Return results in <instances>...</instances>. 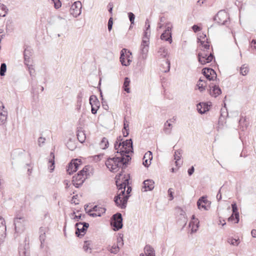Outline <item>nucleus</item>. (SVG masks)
I'll use <instances>...</instances> for the list:
<instances>
[{"label": "nucleus", "instance_id": "nucleus-1", "mask_svg": "<svg viewBox=\"0 0 256 256\" xmlns=\"http://www.w3.org/2000/svg\"><path fill=\"white\" fill-rule=\"evenodd\" d=\"M122 141L121 136L118 138L114 144V148L120 156H124L126 158V156L130 157L129 154L132 153V140H127Z\"/></svg>", "mask_w": 256, "mask_h": 256}, {"label": "nucleus", "instance_id": "nucleus-2", "mask_svg": "<svg viewBox=\"0 0 256 256\" xmlns=\"http://www.w3.org/2000/svg\"><path fill=\"white\" fill-rule=\"evenodd\" d=\"M128 160V156H126V158H125V157L120 156L116 154L115 157L108 158L105 164L107 168L110 172H115L122 168Z\"/></svg>", "mask_w": 256, "mask_h": 256}, {"label": "nucleus", "instance_id": "nucleus-3", "mask_svg": "<svg viewBox=\"0 0 256 256\" xmlns=\"http://www.w3.org/2000/svg\"><path fill=\"white\" fill-rule=\"evenodd\" d=\"M120 177L116 178V184L118 187V196L114 198L116 204L120 207L124 208L126 206L128 196L126 195L125 190L126 188V182L120 183L119 180Z\"/></svg>", "mask_w": 256, "mask_h": 256}, {"label": "nucleus", "instance_id": "nucleus-4", "mask_svg": "<svg viewBox=\"0 0 256 256\" xmlns=\"http://www.w3.org/2000/svg\"><path fill=\"white\" fill-rule=\"evenodd\" d=\"M90 166H85L82 170L73 176L72 182L74 186L76 188H78L81 186L90 175Z\"/></svg>", "mask_w": 256, "mask_h": 256}, {"label": "nucleus", "instance_id": "nucleus-5", "mask_svg": "<svg viewBox=\"0 0 256 256\" xmlns=\"http://www.w3.org/2000/svg\"><path fill=\"white\" fill-rule=\"evenodd\" d=\"M198 61L202 64H206L211 62L214 59V56L210 48H198Z\"/></svg>", "mask_w": 256, "mask_h": 256}, {"label": "nucleus", "instance_id": "nucleus-6", "mask_svg": "<svg viewBox=\"0 0 256 256\" xmlns=\"http://www.w3.org/2000/svg\"><path fill=\"white\" fill-rule=\"evenodd\" d=\"M132 60V53L126 48H123L120 52V62L122 65L128 66Z\"/></svg>", "mask_w": 256, "mask_h": 256}, {"label": "nucleus", "instance_id": "nucleus-7", "mask_svg": "<svg viewBox=\"0 0 256 256\" xmlns=\"http://www.w3.org/2000/svg\"><path fill=\"white\" fill-rule=\"evenodd\" d=\"M122 216L120 214L117 213L113 216L111 224L114 227V230H118L122 228Z\"/></svg>", "mask_w": 256, "mask_h": 256}, {"label": "nucleus", "instance_id": "nucleus-8", "mask_svg": "<svg viewBox=\"0 0 256 256\" xmlns=\"http://www.w3.org/2000/svg\"><path fill=\"white\" fill-rule=\"evenodd\" d=\"M82 164V161L79 159H74L72 160L68 164L67 168V172L68 174H71L74 172L76 171L78 167Z\"/></svg>", "mask_w": 256, "mask_h": 256}, {"label": "nucleus", "instance_id": "nucleus-9", "mask_svg": "<svg viewBox=\"0 0 256 256\" xmlns=\"http://www.w3.org/2000/svg\"><path fill=\"white\" fill-rule=\"evenodd\" d=\"M82 5L80 1L74 2L70 8V13L74 17H77L81 13Z\"/></svg>", "mask_w": 256, "mask_h": 256}, {"label": "nucleus", "instance_id": "nucleus-10", "mask_svg": "<svg viewBox=\"0 0 256 256\" xmlns=\"http://www.w3.org/2000/svg\"><path fill=\"white\" fill-rule=\"evenodd\" d=\"M210 204L206 196H202L198 200L197 206L200 210H207L210 208Z\"/></svg>", "mask_w": 256, "mask_h": 256}, {"label": "nucleus", "instance_id": "nucleus-11", "mask_svg": "<svg viewBox=\"0 0 256 256\" xmlns=\"http://www.w3.org/2000/svg\"><path fill=\"white\" fill-rule=\"evenodd\" d=\"M228 18V13L224 10H220L218 12L215 16V20L217 22L224 24Z\"/></svg>", "mask_w": 256, "mask_h": 256}, {"label": "nucleus", "instance_id": "nucleus-12", "mask_svg": "<svg viewBox=\"0 0 256 256\" xmlns=\"http://www.w3.org/2000/svg\"><path fill=\"white\" fill-rule=\"evenodd\" d=\"M198 42H200L198 48L203 47L209 48L210 46V42L206 38V34L204 33H200L198 36Z\"/></svg>", "mask_w": 256, "mask_h": 256}, {"label": "nucleus", "instance_id": "nucleus-13", "mask_svg": "<svg viewBox=\"0 0 256 256\" xmlns=\"http://www.w3.org/2000/svg\"><path fill=\"white\" fill-rule=\"evenodd\" d=\"M90 103L92 107V112L93 114H96L100 107V101L96 96H92L90 98Z\"/></svg>", "mask_w": 256, "mask_h": 256}, {"label": "nucleus", "instance_id": "nucleus-14", "mask_svg": "<svg viewBox=\"0 0 256 256\" xmlns=\"http://www.w3.org/2000/svg\"><path fill=\"white\" fill-rule=\"evenodd\" d=\"M202 74L209 80H214L217 77L216 72L210 68H204L202 69Z\"/></svg>", "mask_w": 256, "mask_h": 256}, {"label": "nucleus", "instance_id": "nucleus-15", "mask_svg": "<svg viewBox=\"0 0 256 256\" xmlns=\"http://www.w3.org/2000/svg\"><path fill=\"white\" fill-rule=\"evenodd\" d=\"M88 226V224L86 223H77L76 225V234L78 236H82L84 234L86 231V230Z\"/></svg>", "mask_w": 256, "mask_h": 256}, {"label": "nucleus", "instance_id": "nucleus-16", "mask_svg": "<svg viewBox=\"0 0 256 256\" xmlns=\"http://www.w3.org/2000/svg\"><path fill=\"white\" fill-rule=\"evenodd\" d=\"M232 206L233 214L231 216L228 218V221L231 222L234 224L238 223L239 221V214L238 212L236 205V204H232Z\"/></svg>", "mask_w": 256, "mask_h": 256}, {"label": "nucleus", "instance_id": "nucleus-17", "mask_svg": "<svg viewBox=\"0 0 256 256\" xmlns=\"http://www.w3.org/2000/svg\"><path fill=\"white\" fill-rule=\"evenodd\" d=\"M171 29L172 26L170 24H168L166 28V30L162 34L160 38L162 40L169 41L170 42H172V36H171Z\"/></svg>", "mask_w": 256, "mask_h": 256}, {"label": "nucleus", "instance_id": "nucleus-18", "mask_svg": "<svg viewBox=\"0 0 256 256\" xmlns=\"http://www.w3.org/2000/svg\"><path fill=\"white\" fill-rule=\"evenodd\" d=\"M6 236V226L4 219L0 216V242L2 241Z\"/></svg>", "mask_w": 256, "mask_h": 256}, {"label": "nucleus", "instance_id": "nucleus-19", "mask_svg": "<svg viewBox=\"0 0 256 256\" xmlns=\"http://www.w3.org/2000/svg\"><path fill=\"white\" fill-rule=\"evenodd\" d=\"M210 102H200L197 105V110L200 114H204L209 110Z\"/></svg>", "mask_w": 256, "mask_h": 256}, {"label": "nucleus", "instance_id": "nucleus-20", "mask_svg": "<svg viewBox=\"0 0 256 256\" xmlns=\"http://www.w3.org/2000/svg\"><path fill=\"white\" fill-rule=\"evenodd\" d=\"M105 212L106 209L104 208L96 206L91 212V215L93 216H100L102 214H104Z\"/></svg>", "mask_w": 256, "mask_h": 256}, {"label": "nucleus", "instance_id": "nucleus-21", "mask_svg": "<svg viewBox=\"0 0 256 256\" xmlns=\"http://www.w3.org/2000/svg\"><path fill=\"white\" fill-rule=\"evenodd\" d=\"M199 221L198 218H194V216H192V220H190L189 227L191 230L192 232H195L197 230L198 228Z\"/></svg>", "mask_w": 256, "mask_h": 256}, {"label": "nucleus", "instance_id": "nucleus-22", "mask_svg": "<svg viewBox=\"0 0 256 256\" xmlns=\"http://www.w3.org/2000/svg\"><path fill=\"white\" fill-rule=\"evenodd\" d=\"M152 159V152L148 151L146 152L143 158V164L145 166H148L151 164V161Z\"/></svg>", "mask_w": 256, "mask_h": 256}, {"label": "nucleus", "instance_id": "nucleus-23", "mask_svg": "<svg viewBox=\"0 0 256 256\" xmlns=\"http://www.w3.org/2000/svg\"><path fill=\"white\" fill-rule=\"evenodd\" d=\"M143 184L142 190L144 192L152 190L154 188V183L152 180H146L144 182Z\"/></svg>", "mask_w": 256, "mask_h": 256}, {"label": "nucleus", "instance_id": "nucleus-24", "mask_svg": "<svg viewBox=\"0 0 256 256\" xmlns=\"http://www.w3.org/2000/svg\"><path fill=\"white\" fill-rule=\"evenodd\" d=\"M48 167L50 172H52L55 168L54 166V154L53 152H50L48 158Z\"/></svg>", "mask_w": 256, "mask_h": 256}, {"label": "nucleus", "instance_id": "nucleus-25", "mask_svg": "<svg viewBox=\"0 0 256 256\" xmlns=\"http://www.w3.org/2000/svg\"><path fill=\"white\" fill-rule=\"evenodd\" d=\"M123 245L122 240L121 238H118L117 239V244L116 245L114 244L110 248V250L112 253H116L119 251L120 246H122Z\"/></svg>", "mask_w": 256, "mask_h": 256}, {"label": "nucleus", "instance_id": "nucleus-26", "mask_svg": "<svg viewBox=\"0 0 256 256\" xmlns=\"http://www.w3.org/2000/svg\"><path fill=\"white\" fill-rule=\"evenodd\" d=\"M140 256H155L154 251L150 246L146 245L144 248V253Z\"/></svg>", "mask_w": 256, "mask_h": 256}, {"label": "nucleus", "instance_id": "nucleus-27", "mask_svg": "<svg viewBox=\"0 0 256 256\" xmlns=\"http://www.w3.org/2000/svg\"><path fill=\"white\" fill-rule=\"evenodd\" d=\"M221 90L216 86H214L210 88V94L214 97H216L221 94Z\"/></svg>", "mask_w": 256, "mask_h": 256}, {"label": "nucleus", "instance_id": "nucleus-28", "mask_svg": "<svg viewBox=\"0 0 256 256\" xmlns=\"http://www.w3.org/2000/svg\"><path fill=\"white\" fill-rule=\"evenodd\" d=\"M196 87L200 92H203L206 87V82L204 80L200 78L196 84Z\"/></svg>", "mask_w": 256, "mask_h": 256}, {"label": "nucleus", "instance_id": "nucleus-29", "mask_svg": "<svg viewBox=\"0 0 256 256\" xmlns=\"http://www.w3.org/2000/svg\"><path fill=\"white\" fill-rule=\"evenodd\" d=\"M7 115L8 112L4 108L2 109H0V124H3L6 122Z\"/></svg>", "mask_w": 256, "mask_h": 256}, {"label": "nucleus", "instance_id": "nucleus-30", "mask_svg": "<svg viewBox=\"0 0 256 256\" xmlns=\"http://www.w3.org/2000/svg\"><path fill=\"white\" fill-rule=\"evenodd\" d=\"M46 228H44V227H40V240L42 244H44L45 242V240H46Z\"/></svg>", "mask_w": 256, "mask_h": 256}, {"label": "nucleus", "instance_id": "nucleus-31", "mask_svg": "<svg viewBox=\"0 0 256 256\" xmlns=\"http://www.w3.org/2000/svg\"><path fill=\"white\" fill-rule=\"evenodd\" d=\"M176 121V118L175 117H173L172 118H170L167 120L164 124V128L165 130H170L172 128V124L175 123Z\"/></svg>", "mask_w": 256, "mask_h": 256}, {"label": "nucleus", "instance_id": "nucleus-32", "mask_svg": "<svg viewBox=\"0 0 256 256\" xmlns=\"http://www.w3.org/2000/svg\"><path fill=\"white\" fill-rule=\"evenodd\" d=\"M108 144V140L106 138H103L99 144L100 148L102 150L106 148Z\"/></svg>", "mask_w": 256, "mask_h": 256}, {"label": "nucleus", "instance_id": "nucleus-33", "mask_svg": "<svg viewBox=\"0 0 256 256\" xmlns=\"http://www.w3.org/2000/svg\"><path fill=\"white\" fill-rule=\"evenodd\" d=\"M130 80L128 78H124V90L127 92L128 93L130 92Z\"/></svg>", "mask_w": 256, "mask_h": 256}, {"label": "nucleus", "instance_id": "nucleus-34", "mask_svg": "<svg viewBox=\"0 0 256 256\" xmlns=\"http://www.w3.org/2000/svg\"><path fill=\"white\" fill-rule=\"evenodd\" d=\"M8 9L6 6L2 4H0V16H4L7 14Z\"/></svg>", "mask_w": 256, "mask_h": 256}, {"label": "nucleus", "instance_id": "nucleus-35", "mask_svg": "<svg viewBox=\"0 0 256 256\" xmlns=\"http://www.w3.org/2000/svg\"><path fill=\"white\" fill-rule=\"evenodd\" d=\"M148 32H146V36L143 38L142 46H143V49L145 47H148L149 44V38L146 36Z\"/></svg>", "mask_w": 256, "mask_h": 256}, {"label": "nucleus", "instance_id": "nucleus-36", "mask_svg": "<svg viewBox=\"0 0 256 256\" xmlns=\"http://www.w3.org/2000/svg\"><path fill=\"white\" fill-rule=\"evenodd\" d=\"M240 74H242L243 76L246 75L248 72H249V68L248 66L246 64H244L241 68H240Z\"/></svg>", "mask_w": 256, "mask_h": 256}, {"label": "nucleus", "instance_id": "nucleus-37", "mask_svg": "<svg viewBox=\"0 0 256 256\" xmlns=\"http://www.w3.org/2000/svg\"><path fill=\"white\" fill-rule=\"evenodd\" d=\"M162 65H166V68H164L162 70L163 72H168L170 68V62L168 60H166L164 62V64H162Z\"/></svg>", "mask_w": 256, "mask_h": 256}, {"label": "nucleus", "instance_id": "nucleus-38", "mask_svg": "<svg viewBox=\"0 0 256 256\" xmlns=\"http://www.w3.org/2000/svg\"><path fill=\"white\" fill-rule=\"evenodd\" d=\"M6 70V66L5 64H2L0 66V74L2 76L4 75V74Z\"/></svg>", "mask_w": 256, "mask_h": 256}, {"label": "nucleus", "instance_id": "nucleus-39", "mask_svg": "<svg viewBox=\"0 0 256 256\" xmlns=\"http://www.w3.org/2000/svg\"><path fill=\"white\" fill-rule=\"evenodd\" d=\"M54 4V6L56 8L58 9L62 6L61 2L60 0H51Z\"/></svg>", "mask_w": 256, "mask_h": 256}, {"label": "nucleus", "instance_id": "nucleus-40", "mask_svg": "<svg viewBox=\"0 0 256 256\" xmlns=\"http://www.w3.org/2000/svg\"><path fill=\"white\" fill-rule=\"evenodd\" d=\"M228 242L231 244L234 245V246H237L238 244L240 242L238 241V240H236V239H234V238L230 239Z\"/></svg>", "mask_w": 256, "mask_h": 256}, {"label": "nucleus", "instance_id": "nucleus-41", "mask_svg": "<svg viewBox=\"0 0 256 256\" xmlns=\"http://www.w3.org/2000/svg\"><path fill=\"white\" fill-rule=\"evenodd\" d=\"M78 195L74 196L71 200L72 203H74L76 204H78L79 200H78Z\"/></svg>", "mask_w": 256, "mask_h": 256}, {"label": "nucleus", "instance_id": "nucleus-42", "mask_svg": "<svg viewBox=\"0 0 256 256\" xmlns=\"http://www.w3.org/2000/svg\"><path fill=\"white\" fill-rule=\"evenodd\" d=\"M112 24H113L112 18H110L108 20V30L109 31L111 30L112 28Z\"/></svg>", "mask_w": 256, "mask_h": 256}, {"label": "nucleus", "instance_id": "nucleus-43", "mask_svg": "<svg viewBox=\"0 0 256 256\" xmlns=\"http://www.w3.org/2000/svg\"><path fill=\"white\" fill-rule=\"evenodd\" d=\"M119 176H120V180H119V182H120V183L122 184L123 182H126V186L128 184V179L127 178H126V177H124V178H125V179H124V181L122 182L120 181L121 177H122V175L121 174H120L118 176H116V178H119Z\"/></svg>", "mask_w": 256, "mask_h": 256}, {"label": "nucleus", "instance_id": "nucleus-44", "mask_svg": "<svg viewBox=\"0 0 256 256\" xmlns=\"http://www.w3.org/2000/svg\"><path fill=\"white\" fill-rule=\"evenodd\" d=\"M192 28L194 32H195L200 31L202 30L201 28L197 25H194L192 27Z\"/></svg>", "mask_w": 256, "mask_h": 256}, {"label": "nucleus", "instance_id": "nucleus-45", "mask_svg": "<svg viewBox=\"0 0 256 256\" xmlns=\"http://www.w3.org/2000/svg\"><path fill=\"white\" fill-rule=\"evenodd\" d=\"M128 16L131 23L133 24L134 20V15L132 12H130Z\"/></svg>", "mask_w": 256, "mask_h": 256}, {"label": "nucleus", "instance_id": "nucleus-46", "mask_svg": "<svg viewBox=\"0 0 256 256\" xmlns=\"http://www.w3.org/2000/svg\"><path fill=\"white\" fill-rule=\"evenodd\" d=\"M168 194L170 197V200H172L174 198L173 196V192L172 190V188H170L168 190Z\"/></svg>", "mask_w": 256, "mask_h": 256}, {"label": "nucleus", "instance_id": "nucleus-47", "mask_svg": "<svg viewBox=\"0 0 256 256\" xmlns=\"http://www.w3.org/2000/svg\"><path fill=\"white\" fill-rule=\"evenodd\" d=\"M163 52L164 54V56H166L167 54H168V50H166V48H160L158 52Z\"/></svg>", "mask_w": 256, "mask_h": 256}, {"label": "nucleus", "instance_id": "nucleus-48", "mask_svg": "<svg viewBox=\"0 0 256 256\" xmlns=\"http://www.w3.org/2000/svg\"><path fill=\"white\" fill-rule=\"evenodd\" d=\"M122 134H123V136H127L128 134V130H125L124 128H123L122 130Z\"/></svg>", "mask_w": 256, "mask_h": 256}, {"label": "nucleus", "instance_id": "nucleus-49", "mask_svg": "<svg viewBox=\"0 0 256 256\" xmlns=\"http://www.w3.org/2000/svg\"><path fill=\"white\" fill-rule=\"evenodd\" d=\"M45 139L42 137L40 138L38 140V142L39 143V145L40 146V144H43L44 142Z\"/></svg>", "mask_w": 256, "mask_h": 256}, {"label": "nucleus", "instance_id": "nucleus-50", "mask_svg": "<svg viewBox=\"0 0 256 256\" xmlns=\"http://www.w3.org/2000/svg\"><path fill=\"white\" fill-rule=\"evenodd\" d=\"M194 172V168L192 166L188 170V174L190 176L192 175Z\"/></svg>", "mask_w": 256, "mask_h": 256}, {"label": "nucleus", "instance_id": "nucleus-51", "mask_svg": "<svg viewBox=\"0 0 256 256\" xmlns=\"http://www.w3.org/2000/svg\"><path fill=\"white\" fill-rule=\"evenodd\" d=\"M250 44L252 47H253L254 48H256V40H252Z\"/></svg>", "mask_w": 256, "mask_h": 256}, {"label": "nucleus", "instance_id": "nucleus-52", "mask_svg": "<svg viewBox=\"0 0 256 256\" xmlns=\"http://www.w3.org/2000/svg\"><path fill=\"white\" fill-rule=\"evenodd\" d=\"M127 186V190H126V195H127V196H128V194L131 192L132 191V188L130 186H129L128 185Z\"/></svg>", "mask_w": 256, "mask_h": 256}, {"label": "nucleus", "instance_id": "nucleus-53", "mask_svg": "<svg viewBox=\"0 0 256 256\" xmlns=\"http://www.w3.org/2000/svg\"><path fill=\"white\" fill-rule=\"evenodd\" d=\"M128 124H127V122L124 121V128L125 130H128Z\"/></svg>", "mask_w": 256, "mask_h": 256}, {"label": "nucleus", "instance_id": "nucleus-54", "mask_svg": "<svg viewBox=\"0 0 256 256\" xmlns=\"http://www.w3.org/2000/svg\"><path fill=\"white\" fill-rule=\"evenodd\" d=\"M251 234L252 237L256 238V230H252L251 232Z\"/></svg>", "mask_w": 256, "mask_h": 256}, {"label": "nucleus", "instance_id": "nucleus-55", "mask_svg": "<svg viewBox=\"0 0 256 256\" xmlns=\"http://www.w3.org/2000/svg\"><path fill=\"white\" fill-rule=\"evenodd\" d=\"M66 188L67 190L69 192V194H72V190H71V188H70V186H68V184H66Z\"/></svg>", "mask_w": 256, "mask_h": 256}, {"label": "nucleus", "instance_id": "nucleus-56", "mask_svg": "<svg viewBox=\"0 0 256 256\" xmlns=\"http://www.w3.org/2000/svg\"><path fill=\"white\" fill-rule=\"evenodd\" d=\"M108 6H110V9H109L108 11L110 13L112 14V4H109Z\"/></svg>", "mask_w": 256, "mask_h": 256}, {"label": "nucleus", "instance_id": "nucleus-57", "mask_svg": "<svg viewBox=\"0 0 256 256\" xmlns=\"http://www.w3.org/2000/svg\"><path fill=\"white\" fill-rule=\"evenodd\" d=\"M146 26H147V27H146V30H148V28H150V25L149 24V22H146Z\"/></svg>", "mask_w": 256, "mask_h": 256}, {"label": "nucleus", "instance_id": "nucleus-58", "mask_svg": "<svg viewBox=\"0 0 256 256\" xmlns=\"http://www.w3.org/2000/svg\"><path fill=\"white\" fill-rule=\"evenodd\" d=\"M4 107L3 105V104L2 103V102L0 101V109H2L4 108Z\"/></svg>", "mask_w": 256, "mask_h": 256}, {"label": "nucleus", "instance_id": "nucleus-59", "mask_svg": "<svg viewBox=\"0 0 256 256\" xmlns=\"http://www.w3.org/2000/svg\"><path fill=\"white\" fill-rule=\"evenodd\" d=\"M80 218V216H76V217L74 218H76V219H78V218Z\"/></svg>", "mask_w": 256, "mask_h": 256}, {"label": "nucleus", "instance_id": "nucleus-60", "mask_svg": "<svg viewBox=\"0 0 256 256\" xmlns=\"http://www.w3.org/2000/svg\"><path fill=\"white\" fill-rule=\"evenodd\" d=\"M178 160H176V161L175 162V163H176V166L178 164Z\"/></svg>", "mask_w": 256, "mask_h": 256}, {"label": "nucleus", "instance_id": "nucleus-61", "mask_svg": "<svg viewBox=\"0 0 256 256\" xmlns=\"http://www.w3.org/2000/svg\"><path fill=\"white\" fill-rule=\"evenodd\" d=\"M172 172H174V168H172Z\"/></svg>", "mask_w": 256, "mask_h": 256}, {"label": "nucleus", "instance_id": "nucleus-62", "mask_svg": "<svg viewBox=\"0 0 256 256\" xmlns=\"http://www.w3.org/2000/svg\"><path fill=\"white\" fill-rule=\"evenodd\" d=\"M79 136H80V134H78V139H79Z\"/></svg>", "mask_w": 256, "mask_h": 256}, {"label": "nucleus", "instance_id": "nucleus-63", "mask_svg": "<svg viewBox=\"0 0 256 256\" xmlns=\"http://www.w3.org/2000/svg\"><path fill=\"white\" fill-rule=\"evenodd\" d=\"M81 142H82V140H80Z\"/></svg>", "mask_w": 256, "mask_h": 256}]
</instances>
